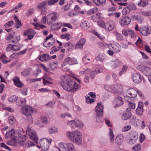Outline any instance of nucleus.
<instances>
[{"instance_id":"1","label":"nucleus","mask_w":151,"mask_h":151,"mask_svg":"<svg viewBox=\"0 0 151 151\" xmlns=\"http://www.w3.org/2000/svg\"><path fill=\"white\" fill-rule=\"evenodd\" d=\"M60 78V84L64 89L74 92L80 89V86L73 81L68 76L63 75Z\"/></svg>"},{"instance_id":"2","label":"nucleus","mask_w":151,"mask_h":151,"mask_svg":"<svg viewBox=\"0 0 151 151\" xmlns=\"http://www.w3.org/2000/svg\"><path fill=\"white\" fill-rule=\"evenodd\" d=\"M141 97L143 98L142 92L139 91H136L134 88H129L125 90L124 95V99L127 101H129L131 99L136 97L137 94Z\"/></svg>"},{"instance_id":"3","label":"nucleus","mask_w":151,"mask_h":151,"mask_svg":"<svg viewBox=\"0 0 151 151\" xmlns=\"http://www.w3.org/2000/svg\"><path fill=\"white\" fill-rule=\"evenodd\" d=\"M66 135L71 142L78 144L81 143L82 134L80 131L76 130L72 132H67Z\"/></svg>"},{"instance_id":"4","label":"nucleus","mask_w":151,"mask_h":151,"mask_svg":"<svg viewBox=\"0 0 151 151\" xmlns=\"http://www.w3.org/2000/svg\"><path fill=\"white\" fill-rule=\"evenodd\" d=\"M104 88L106 90L114 93H120L122 91V86L119 84L115 86L106 85L104 86Z\"/></svg>"},{"instance_id":"5","label":"nucleus","mask_w":151,"mask_h":151,"mask_svg":"<svg viewBox=\"0 0 151 151\" xmlns=\"http://www.w3.org/2000/svg\"><path fill=\"white\" fill-rule=\"evenodd\" d=\"M26 133L30 138L36 143L38 142V139L35 130L32 128L28 127L26 131Z\"/></svg>"},{"instance_id":"6","label":"nucleus","mask_w":151,"mask_h":151,"mask_svg":"<svg viewBox=\"0 0 151 151\" xmlns=\"http://www.w3.org/2000/svg\"><path fill=\"white\" fill-rule=\"evenodd\" d=\"M59 145L60 150H62L63 151H76V148L72 143L66 144L62 142Z\"/></svg>"},{"instance_id":"7","label":"nucleus","mask_w":151,"mask_h":151,"mask_svg":"<svg viewBox=\"0 0 151 151\" xmlns=\"http://www.w3.org/2000/svg\"><path fill=\"white\" fill-rule=\"evenodd\" d=\"M52 141V139L50 138L48 139L44 138L40 139L39 143L42 150L44 151H47L49 148L50 144Z\"/></svg>"},{"instance_id":"8","label":"nucleus","mask_w":151,"mask_h":151,"mask_svg":"<svg viewBox=\"0 0 151 151\" xmlns=\"http://www.w3.org/2000/svg\"><path fill=\"white\" fill-rule=\"evenodd\" d=\"M53 35L50 34L46 37L45 41L43 44V46L46 47H49L52 45L55 42V39L52 38Z\"/></svg>"},{"instance_id":"9","label":"nucleus","mask_w":151,"mask_h":151,"mask_svg":"<svg viewBox=\"0 0 151 151\" xmlns=\"http://www.w3.org/2000/svg\"><path fill=\"white\" fill-rule=\"evenodd\" d=\"M58 16V14L56 12H53L49 14L47 16V23L49 24L53 23L57 19Z\"/></svg>"},{"instance_id":"10","label":"nucleus","mask_w":151,"mask_h":151,"mask_svg":"<svg viewBox=\"0 0 151 151\" xmlns=\"http://www.w3.org/2000/svg\"><path fill=\"white\" fill-rule=\"evenodd\" d=\"M139 32L142 35L147 36L151 33V27L143 26L140 28Z\"/></svg>"},{"instance_id":"11","label":"nucleus","mask_w":151,"mask_h":151,"mask_svg":"<svg viewBox=\"0 0 151 151\" xmlns=\"http://www.w3.org/2000/svg\"><path fill=\"white\" fill-rule=\"evenodd\" d=\"M33 111V109L32 107L27 105L23 107L22 110V113L27 116L31 115Z\"/></svg>"},{"instance_id":"12","label":"nucleus","mask_w":151,"mask_h":151,"mask_svg":"<svg viewBox=\"0 0 151 151\" xmlns=\"http://www.w3.org/2000/svg\"><path fill=\"white\" fill-rule=\"evenodd\" d=\"M67 64L72 65L78 64V62L77 59L75 58L68 57L65 60L62 65H65Z\"/></svg>"},{"instance_id":"13","label":"nucleus","mask_w":151,"mask_h":151,"mask_svg":"<svg viewBox=\"0 0 151 151\" xmlns=\"http://www.w3.org/2000/svg\"><path fill=\"white\" fill-rule=\"evenodd\" d=\"M132 78L133 81L137 83H141L143 78V77L138 73L133 74L132 76Z\"/></svg>"},{"instance_id":"14","label":"nucleus","mask_w":151,"mask_h":151,"mask_svg":"<svg viewBox=\"0 0 151 151\" xmlns=\"http://www.w3.org/2000/svg\"><path fill=\"white\" fill-rule=\"evenodd\" d=\"M108 47L109 49H111L114 52L118 53L121 50V47L117 43L108 45Z\"/></svg>"},{"instance_id":"15","label":"nucleus","mask_w":151,"mask_h":151,"mask_svg":"<svg viewBox=\"0 0 151 151\" xmlns=\"http://www.w3.org/2000/svg\"><path fill=\"white\" fill-rule=\"evenodd\" d=\"M122 64V62L118 59L113 60L109 63L110 66L112 68H117L120 66Z\"/></svg>"},{"instance_id":"16","label":"nucleus","mask_w":151,"mask_h":151,"mask_svg":"<svg viewBox=\"0 0 151 151\" xmlns=\"http://www.w3.org/2000/svg\"><path fill=\"white\" fill-rule=\"evenodd\" d=\"M104 106L101 103H98L95 109L96 115H102L103 114Z\"/></svg>"},{"instance_id":"17","label":"nucleus","mask_w":151,"mask_h":151,"mask_svg":"<svg viewBox=\"0 0 151 151\" xmlns=\"http://www.w3.org/2000/svg\"><path fill=\"white\" fill-rule=\"evenodd\" d=\"M131 19L128 17H125L122 18L119 21V23L122 26H125L130 24Z\"/></svg>"},{"instance_id":"18","label":"nucleus","mask_w":151,"mask_h":151,"mask_svg":"<svg viewBox=\"0 0 151 151\" xmlns=\"http://www.w3.org/2000/svg\"><path fill=\"white\" fill-rule=\"evenodd\" d=\"M143 104L142 102H139L138 103V106L136 110V114L139 116L142 115L143 112Z\"/></svg>"},{"instance_id":"19","label":"nucleus","mask_w":151,"mask_h":151,"mask_svg":"<svg viewBox=\"0 0 151 151\" xmlns=\"http://www.w3.org/2000/svg\"><path fill=\"white\" fill-rule=\"evenodd\" d=\"M131 116L130 109L129 108H127L125 112L122 114V119L126 120L129 118Z\"/></svg>"},{"instance_id":"20","label":"nucleus","mask_w":151,"mask_h":151,"mask_svg":"<svg viewBox=\"0 0 151 151\" xmlns=\"http://www.w3.org/2000/svg\"><path fill=\"white\" fill-rule=\"evenodd\" d=\"M114 102L116 104V106H119L123 104V101L122 97L119 96L114 99Z\"/></svg>"},{"instance_id":"21","label":"nucleus","mask_w":151,"mask_h":151,"mask_svg":"<svg viewBox=\"0 0 151 151\" xmlns=\"http://www.w3.org/2000/svg\"><path fill=\"white\" fill-rule=\"evenodd\" d=\"M13 80L14 84L17 86L19 87H22L23 86V84L20 81L18 77L16 76L14 78Z\"/></svg>"},{"instance_id":"22","label":"nucleus","mask_w":151,"mask_h":151,"mask_svg":"<svg viewBox=\"0 0 151 151\" xmlns=\"http://www.w3.org/2000/svg\"><path fill=\"white\" fill-rule=\"evenodd\" d=\"M124 137L123 135L120 134L118 135L116 137L115 142L118 145H120L122 143Z\"/></svg>"},{"instance_id":"23","label":"nucleus","mask_w":151,"mask_h":151,"mask_svg":"<svg viewBox=\"0 0 151 151\" xmlns=\"http://www.w3.org/2000/svg\"><path fill=\"white\" fill-rule=\"evenodd\" d=\"M85 42L86 39L85 38H82L81 39L76 46V48H82L83 46L85 44Z\"/></svg>"},{"instance_id":"24","label":"nucleus","mask_w":151,"mask_h":151,"mask_svg":"<svg viewBox=\"0 0 151 151\" xmlns=\"http://www.w3.org/2000/svg\"><path fill=\"white\" fill-rule=\"evenodd\" d=\"M39 60L42 62L47 61L50 59V57L49 55L44 54L42 55L39 57Z\"/></svg>"},{"instance_id":"25","label":"nucleus","mask_w":151,"mask_h":151,"mask_svg":"<svg viewBox=\"0 0 151 151\" xmlns=\"http://www.w3.org/2000/svg\"><path fill=\"white\" fill-rule=\"evenodd\" d=\"M131 18L133 20H135L140 23H142L143 21V19L139 16L133 15L131 16Z\"/></svg>"},{"instance_id":"26","label":"nucleus","mask_w":151,"mask_h":151,"mask_svg":"<svg viewBox=\"0 0 151 151\" xmlns=\"http://www.w3.org/2000/svg\"><path fill=\"white\" fill-rule=\"evenodd\" d=\"M142 72L143 74L146 76H149L151 75V69L149 67H145Z\"/></svg>"},{"instance_id":"27","label":"nucleus","mask_w":151,"mask_h":151,"mask_svg":"<svg viewBox=\"0 0 151 151\" xmlns=\"http://www.w3.org/2000/svg\"><path fill=\"white\" fill-rule=\"evenodd\" d=\"M134 125L135 126H140L141 127L144 128L145 125V122L143 121H141L138 119H137Z\"/></svg>"},{"instance_id":"28","label":"nucleus","mask_w":151,"mask_h":151,"mask_svg":"<svg viewBox=\"0 0 151 151\" xmlns=\"http://www.w3.org/2000/svg\"><path fill=\"white\" fill-rule=\"evenodd\" d=\"M26 139V135L22 136L19 137L18 139V143L21 145H24Z\"/></svg>"},{"instance_id":"29","label":"nucleus","mask_w":151,"mask_h":151,"mask_svg":"<svg viewBox=\"0 0 151 151\" xmlns=\"http://www.w3.org/2000/svg\"><path fill=\"white\" fill-rule=\"evenodd\" d=\"M130 138H132L134 139V140H137L138 138V135L137 133L135 131H132L129 133Z\"/></svg>"},{"instance_id":"30","label":"nucleus","mask_w":151,"mask_h":151,"mask_svg":"<svg viewBox=\"0 0 151 151\" xmlns=\"http://www.w3.org/2000/svg\"><path fill=\"white\" fill-rule=\"evenodd\" d=\"M46 5L47 2L46 1H44L38 4L37 7L39 9L44 10L46 9Z\"/></svg>"},{"instance_id":"31","label":"nucleus","mask_w":151,"mask_h":151,"mask_svg":"<svg viewBox=\"0 0 151 151\" xmlns=\"http://www.w3.org/2000/svg\"><path fill=\"white\" fill-rule=\"evenodd\" d=\"M108 135L111 142V143H113L114 142V135L113 132L111 128L109 129Z\"/></svg>"},{"instance_id":"32","label":"nucleus","mask_w":151,"mask_h":151,"mask_svg":"<svg viewBox=\"0 0 151 151\" xmlns=\"http://www.w3.org/2000/svg\"><path fill=\"white\" fill-rule=\"evenodd\" d=\"M80 26L83 29H87L89 27L90 25L87 21H85L80 24Z\"/></svg>"},{"instance_id":"33","label":"nucleus","mask_w":151,"mask_h":151,"mask_svg":"<svg viewBox=\"0 0 151 151\" xmlns=\"http://www.w3.org/2000/svg\"><path fill=\"white\" fill-rule=\"evenodd\" d=\"M93 2L97 6L103 5L105 4L106 0H93Z\"/></svg>"},{"instance_id":"34","label":"nucleus","mask_w":151,"mask_h":151,"mask_svg":"<svg viewBox=\"0 0 151 151\" xmlns=\"http://www.w3.org/2000/svg\"><path fill=\"white\" fill-rule=\"evenodd\" d=\"M49 133L51 134H53L57 133L58 132V128L55 127H52L48 129Z\"/></svg>"},{"instance_id":"35","label":"nucleus","mask_w":151,"mask_h":151,"mask_svg":"<svg viewBox=\"0 0 151 151\" xmlns=\"http://www.w3.org/2000/svg\"><path fill=\"white\" fill-rule=\"evenodd\" d=\"M148 1L147 0H140L138 5L140 7H144L147 4Z\"/></svg>"},{"instance_id":"36","label":"nucleus","mask_w":151,"mask_h":151,"mask_svg":"<svg viewBox=\"0 0 151 151\" xmlns=\"http://www.w3.org/2000/svg\"><path fill=\"white\" fill-rule=\"evenodd\" d=\"M102 115H96V116L94 118V121L95 122L101 123L104 122L102 118Z\"/></svg>"},{"instance_id":"37","label":"nucleus","mask_w":151,"mask_h":151,"mask_svg":"<svg viewBox=\"0 0 151 151\" xmlns=\"http://www.w3.org/2000/svg\"><path fill=\"white\" fill-rule=\"evenodd\" d=\"M114 25L113 24L107 23L105 25V28L109 31L112 30L114 28Z\"/></svg>"},{"instance_id":"38","label":"nucleus","mask_w":151,"mask_h":151,"mask_svg":"<svg viewBox=\"0 0 151 151\" xmlns=\"http://www.w3.org/2000/svg\"><path fill=\"white\" fill-rule=\"evenodd\" d=\"M15 132L13 129H12L11 130L6 132V137L7 138L9 137H12L14 135Z\"/></svg>"},{"instance_id":"39","label":"nucleus","mask_w":151,"mask_h":151,"mask_svg":"<svg viewBox=\"0 0 151 151\" xmlns=\"http://www.w3.org/2000/svg\"><path fill=\"white\" fill-rule=\"evenodd\" d=\"M76 120L69 121L67 122L68 125L73 129L76 127Z\"/></svg>"},{"instance_id":"40","label":"nucleus","mask_w":151,"mask_h":151,"mask_svg":"<svg viewBox=\"0 0 151 151\" xmlns=\"http://www.w3.org/2000/svg\"><path fill=\"white\" fill-rule=\"evenodd\" d=\"M127 69V66L126 65H124L123 66L122 68L119 73V76H122V75L124 74L126 72Z\"/></svg>"},{"instance_id":"41","label":"nucleus","mask_w":151,"mask_h":151,"mask_svg":"<svg viewBox=\"0 0 151 151\" xmlns=\"http://www.w3.org/2000/svg\"><path fill=\"white\" fill-rule=\"evenodd\" d=\"M131 11L130 8L129 7H126L123 9L122 11V14L123 15H126L129 14Z\"/></svg>"},{"instance_id":"42","label":"nucleus","mask_w":151,"mask_h":151,"mask_svg":"<svg viewBox=\"0 0 151 151\" xmlns=\"http://www.w3.org/2000/svg\"><path fill=\"white\" fill-rule=\"evenodd\" d=\"M8 119L10 124L12 125L14 124L16 122V120L14 119V116L12 115H10Z\"/></svg>"},{"instance_id":"43","label":"nucleus","mask_w":151,"mask_h":151,"mask_svg":"<svg viewBox=\"0 0 151 151\" xmlns=\"http://www.w3.org/2000/svg\"><path fill=\"white\" fill-rule=\"evenodd\" d=\"M18 99V97L15 95H13L10 97L9 99V101L13 103L16 101Z\"/></svg>"},{"instance_id":"44","label":"nucleus","mask_w":151,"mask_h":151,"mask_svg":"<svg viewBox=\"0 0 151 151\" xmlns=\"http://www.w3.org/2000/svg\"><path fill=\"white\" fill-rule=\"evenodd\" d=\"M35 32L32 29H30L27 30L26 32H24V35L26 36L31 34H35Z\"/></svg>"},{"instance_id":"45","label":"nucleus","mask_w":151,"mask_h":151,"mask_svg":"<svg viewBox=\"0 0 151 151\" xmlns=\"http://www.w3.org/2000/svg\"><path fill=\"white\" fill-rule=\"evenodd\" d=\"M86 102L88 104H91L94 102V99L93 98H91L89 96H86Z\"/></svg>"},{"instance_id":"46","label":"nucleus","mask_w":151,"mask_h":151,"mask_svg":"<svg viewBox=\"0 0 151 151\" xmlns=\"http://www.w3.org/2000/svg\"><path fill=\"white\" fill-rule=\"evenodd\" d=\"M128 106H129V109H134L135 108V104L132 102L128 101Z\"/></svg>"},{"instance_id":"47","label":"nucleus","mask_w":151,"mask_h":151,"mask_svg":"<svg viewBox=\"0 0 151 151\" xmlns=\"http://www.w3.org/2000/svg\"><path fill=\"white\" fill-rule=\"evenodd\" d=\"M76 127L81 128L83 127V124L82 122L79 120H76Z\"/></svg>"},{"instance_id":"48","label":"nucleus","mask_w":151,"mask_h":151,"mask_svg":"<svg viewBox=\"0 0 151 151\" xmlns=\"http://www.w3.org/2000/svg\"><path fill=\"white\" fill-rule=\"evenodd\" d=\"M140 149L141 146L139 144L136 145L132 148V149L134 151H139Z\"/></svg>"},{"instance_id":"49","label":"nucleus","mask_w":151,"mask_h":151,"mask_svg":"<svg viewBox=\"0 0 151 151\" xmlns=\"http://www.w3.org/2000/svg\"><path fill=\"white\" fill-rule=\"evenodd\" d=\"M30 72L28 70H26L23 71L21 73V75L22 76H27L30 74Z\"/></svg>"},{"instance_id":"50","label":"nucleus","mask_w":151,"mask_h":151,"mask_svg":"<svg viewBox=\"0 0 151 151\" xmlns=\"http://www.w3.org/2000/svg\"><path fill=\"white\" fill-rule=\"evenodd\" d=\"M136 44L138 46L140 47L143 45V42L140 37H138V40L136 42Z\"/></svg>"},{"instance_id":"51","label":"nucleus","mask_w":151,"mask_h":151,"mask_svg":"<svg viewBox=\"0 0 151 151\" xmlns=\"http://www.w3.org/2000/svg\"><path fill=\"white\" fill-rule=\"evenodd\" d=\"M6 57L4 55H2L0 57V58L2 60V62L4 63H6L8 61L6 59Z\"/></svg>"},{"instance_id":"52","label":"nucleus","mask_w":151,"mask_h":151,"mask_svg":"<svg viewBox=\"0 0 151 151\" xmlns=\"http://www.w3.org/2000/svg\"><path fill=\"white\" fill-rule=\"evenodd\" d=\"M90 60V58H87V56L86 55H85L83 58L82 61L83 63L85 64H88V61Z\"/></svg>"},{"instance_id":"53","label":"nucleus","mask_w":151,"mask_h":151,"mask_svg":"<svg viewBox=\"0 0 151 151\" xmlns=\"http://www.w3.org/2000/svg\"><path fill=\"white\" fill-rule=\"evenodd\" d=\"M20 40L19 36H16L14 38L13 40H12L11 42L12 43H17Z\"/></svg>"},{"instance_id":"54","label":"nucleus","mask_w":151,"mask_h":151,"mask_svg":"<svg viewBox=\"0 0 151 151\" xmlns=\"http://www.w3.org/2000/svg\"><path fill=\"white\" fill-rule=\"evenodd\" d=\"M13 24L14 23L12 21H10L6 23L4 25V26L6 28L11 27L13 25Z\"/></svg>"},{"instance_id":"55","label":"nucleus","mask_w":151,"mask_h":151,"mask_svg":"<svg viewBox=\"0 0 151 151\" xmlns=\"http://www.w3.org/2000/svg\"><path fill=\"white\" fill-rule=\"evenodd\" d=\"M58 65V62H52L50 64V68H51V69L52 70H53L54 69L56 68Z\"/></svg>"},{"instance_id":"56","label":"nucleus","mask_w":151,"mask_h":151,"mask_svg":"<svg viewBox=\"0 0 151 151\" xmlns=\"http://www.w3.org/2000/svg\"><path fill=\"white\" fill-rule=\"evenodd\" d=\"M115 35H116L117 39L119 40H122L123 39V37L122 35L117 33L116 32L115 33Z\"/></svg>"},{"instance_id":"57","label":"nucleus","mask_w":151,"mask_h":151,"mask_svg":"<svg viewBox=\"0 0 151 151\" xmlns=\"http://www.w3.org/2000/svg\"><path fill=\"white\" fill-rule=\"evenodd\" d=\"M61 26L63 27H66L70 28H72V26L69 23H61Z\"/></svg>"},{"instance_id":"58","label":"nucleus","mask_w":151,"mask_h":151,"mask_svg":"<svg viewBox=\"0 0 151 151\" xmlns=\"http://www.w3.org/2000/svg\"><path fill=\"white\" fill-rule=\"evenodd\" d=\"M59 0H49L48 4L49 5H51L57 2Z\"/></svg>"},{"instance_id":"59","label":"nucleus","mask_w":151,"mask_h":151,"mask_svg":"<svg viewBox=\"0 0 151 151\" xmlns=\"http://www.w3.org/2000/svg\"><path fill=\"white\" fill-rule=\"evenodd\" d=\"M97 74V72L95 70V71H91L90 72L89 76L92 78H94L96 75Z\"/></svg>"},{"instance_id":"60","label":"nucleus","mask_w":151,"mask_h":151,"mask_svg":"<svg viewBox=\"0 0 151 151\" xmlns=\"http://www.w3.org/2000/svg\"><path fill=\"white\" fill-rule=\"evenodd\" d=\"M13 45L11 44L8 45L6 47V50L7 51L9 52L13 50Z\"/></svg>"},{"instance_id":"61","label":"nucleus","mask_w":151,"mask_h":151,"mask_svg":"<svg viewBox=\"0 0 151 151\" xmlns=\"http://www.w3.org/2000/svg\"><path fill=\"white\" fill-rule=\"evenodd\" d=\"M136 120V117L135 116H133L132 117L130 118L129 121L130 123L134 125V124H135Z\"/></svg>"},{"instance_id":"62","label":"nucleus","mask_w":151,"mask_h":151,"mask_svg":"<svg viewBox=\"0 0 151 151\" xmlns=\"http://www.w3.org/2000/svg\"><path fill=\"white\" fill-rule=\"evenodd\" d=\"M98 25L102 27H105V22L103 21H99L97 23Z\"/></svg>"},{"instance_id":"63","label":"nucleus","mask_w":151,"mask_h":151,"mask_svg":"<svg viewBox=\"0 0 151 151\" xmlns=\"http://www.w3.org/2000/svg\"><path fill=\"white\" fill-rule=\"evenodd\" d=\"M131 129V126L129 125L125 126L122 129L124 132H126L129 131Z\"/></svg>"},{"instance_id":"64","label":"nucleus","mask_w":151,"mask_h":151,"mask_svg":"<svg viewBox=\"0 0 151 151\" xmlns=\"http://www.w3.org/2000/svg\"><path fill=\"white\" fill-rule=\"evenodd\" d=\"M42 121L44 123H48V120L47 117L45 116H42L41 117Z\"/></svg>"}]
</instances>
